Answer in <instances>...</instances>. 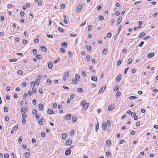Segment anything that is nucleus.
Returning a JSON list of instances; mask_svg holds the SVG:
<instances>
[{"label": "nucleus", "instance_id": "f257e3e1", "mask_svg": "<svg viewBox=\"0 0 158 158\" xmlns=\"http://www.w3.org/2000/svg\"><path fill=\"white\" fill-rule=\"evenodd\" d=\"M86 102L85 100L83 99L81 103V105L83 106V109L84 110L87 109L89 106V103H86Z\"/></svg>", "mask_w": 158, "mask_h": 158}, {"label": "nucleus", "instance_id": "f03ea898", "mask_svg": "<svg viewBox=\"0 0 158 158\" xmlns=\"http://www.w3.org/2000/svg\"><path fill=\"white\" fill-rule=\"evenodd\" d=\"M27 108L25 107H23L20 110V111L21 113L23 114H24L27 111Z\"/></svg>", "mask_w": 158, "mask_h": 158}, {"label": "nucleus", "instance_id": "7ed1b4c3", "mask_svg": "<svg viewBox=\"0 0 158 158\" xmlns=\"http://www.w3.org/2000/svg\"><path fill=\"white\" fill-rule=\"evenodd\" d=\"M71 152V149L68 148L66 149L65 152V155L66 156L70 155Z\"/></svg>", "mask_w": 158, "mask_h": 158}, {"label": "nucleus", "instance_id": "20e7f679", "mask_svg": "<svg viewBox=\"0 0 158 158\" xmlns=\"http://www.w3.org/2000/svg\"><path fill=\"white\" fill-rule=\"evenodd\" d=\"M106 87V85L105 86H103L102 87L99 89V93L100 94L105 89Z\"/></svg>", "mask_w": 158, "mask_h": 158}, {"label": "nucleus", "instance_id": "39448f33", "mask_svg": "<svg viewBox=\"0 0 158 158\" xmlns=\"http://www.w3.org/2000/svg\"><path fill=\"white\" fill-rule=\"evenodd\" d=\"M47 113L49 114H54L55 113V112L53 110H52L51 109H49L47 111Z\"/></svg>", "mask_w": 158, "mask_h": 158}, {"label": "nucleus", "instance_id": "423d86ee", "mask_svg": "<svg viewBox=\"0 0 158 158\" xmlns=\"http://www.w3.org/2000/svg\"><path fill=\"white\" fill-rule=\"evenodd\" d=\"M71 118V115L70 114H68L66 115L64 117V119L66 120H69Z\"/></svg>", "mask_w": 158, "mask_h": 158}, {"label": "nucleus", "instance_id": "0eeeda50", "mask_svg": "<svg viewBox=\"0 0 158 158\" xmlns=\"http://www.w3.org/2000/svg\"><path fill=\"white\" fill-rule=\"evenodd\" d=\"M114 106V105L112 104L110 106H109L108 107V110L109 111H111L113 110Z\"/></svg>", "mask_w": 158, "mask_h": 158}, {"label": "nucleus", "instance_id": "6e6552de", "mask_svg": "<svg viewBox=\"0 0 158 158\" xmlns=\"http://www.w3.org/2000/svg\"><path fill=\"white\" fill-rule=\"evenodd\" d=\"M122 77L121 75L120 74L117 76L116 77V80L117 82H118L121 79Z\"/></svg>", "mask_w": 158, "mask_h": 158}, {"label": "nucleus", "instance_id": "1a4fd4ad", "mask_svg": "<svg viewBox=\"0 0 158 158\" xmlns=\"http://www.w3.org/2000/svg\"><path fill=\"white\" fill-rule=\"evenodd\" d=\"M154 55V54L153 52H151L150 53H149L147 56V57L148 58H151Z\"/></svg>", "mask_w": 158, "mask_h": 158}, {"label": "nucleus", "instance_id": "9d476101", "mask_svg": "<svg viewBox=\"0 0 158 158\" xmlns=\"http://www.w3.org/2000/svg\"><path fill=\"white\" fill-rule=\"evenodd\" d=\"M72 143V140L70 139H68L66 142V144L67 145H70Z\"/></svg>", "mask_w": 158, "mask_h": 158}, {"label": "nucleus", "instance_id": "9b49d317", "mask_svg": "<svg viewBox=\"0 0 158 158\" xmlns=\"http://www.w3.org/2000/svg\"><path fill=\"white\" fill-rule=\"evenodd\" d=\"M83 6V5L82 4H80L77 6V10H81L82 9Z\"/></svg>", "mask_w": 158, "mask_h": 158}, {"label": "nucleus", "instance_id": "f8f14e48", "mask_svg": "<svg viewBox=\"0 0 158 158\" xmlns=\"http://www.w3.org/2000/svg\"><path fill=\"white\" fill-rule=\"evenodd\" d=\"M122 20V17L120 16L117 20V22L116 23V25H118L121 22Z\"/></svg>", "mask_w": 158, "mask_h": 158}, {"label": "nucleus", "instance_id": "ddd939ff", "mask_svg": "<svg viewBox=\"0 0 158 158\" xmlns=\"http://www.w3.org/2000/svg\"><path fill=\"white\" fill-rule=\"evenodd\" d=\"M106 145L107 146H110L111 144V142L109 140H107L106 142Z\"/></svg>", "mask_w": 158, "mask_h": 158}, {"label": "nucleus", "instance_id": "4468645a", "mask_svg": "<svg viewBox=\"0 0 158 158\" xmlns=\"http://www.w3.org/2000/svg\"><path fill=\"white\" fill-rule=\"evenodd\" d=\"M61 45L62 46H64V48H65L67 46V44L66 42H64L61 44Z\"/></svg>", "mask_w": 158, "mask_h": 158}, {"label": "nucleus", "instance_id": "2eb2a0df", "mask_svg": "<svg viewBox=\"0 0 158 158\" xmlns=\"http://www.w3.org/2000/svg\"><path fill=\"white\" fill-rule=\"evenodd\" d=\"M91 79L92 81H98L97 77L93 76L91 77Z\"/></svg>", "mask_w": 158, "mask_h": 158}, {"label": "nucleus", "instance_id": "dca6fc26", "mask_svg": "<svg viewBox=\"0 0 158 158\" xmlns=\"http://www.w3.org/2000/svg\"><path fill=\"white\" fill-rule=\"evenodd\" d=\"M53 66V64L51 62H50L48 63V66L49 69H51L52 68Z\"/></svg>", "mask_w": 158, "mask_h": 158}, {"label": "nucleus", "instance_id": "f3484780", "mask_svg": "<svg viewBox=\"0 0 158 158\" xmlns=\"http://www.w3.org/2000/svg\"><path fill=\"white\" fill-rule=\"evenodd\" d=\"M40 48L44 52H46L47 50L46 47L44 46H41Z\"/></svg>", "mask_w": 158, "mask_h": 158}, {"label": "nucleus", "instance_id": "a211bd4d", "mask_svg": "<svg viewBox=\"0 0 158 158\" xmlns=\"http://www.w3.org/2000/svg\"><path fill=\"white\" fill-rule=\"evenodd\" d=\"M77 120V118L75 116H73L72 118V121L73 122L75 123L76 122Z\"/></svg>", "mask_w": 158, "mask_h": 158}, {"label": "nucleus", "instance_id": "6ab92c4d", "mask_svg": "<svg viewBox=\"0 0 158 158\" xmlns=\"http://www.w3.org/2000/svg\"><path fill=\"white\" fill-rule=\"evenodd\" d=\"M145 35V33L144 32L141 33L139 35L138 37L140 38H142Z\"/></svg>", "mask_w": 158, "mask_h": 158}, {"label": "nucleus", "instance_id": "aec40b11", "mask_svg": "<svg viewBox=\"0 0 158 158\" xmlns=\"http://www.w3.org/2000/svg\"><path fill=\"white\" fill-rule=\"evenodd\" d=\"M38 107L39 109L41 110L43 108L44 105L42 104H40L38 105Z\"/></svg>", "mask_w": 158, "mask_h": 158}, {"label": "nucleus", "instance_id": "412c9836", "mask_svg": "<svg viewBox=\"0 0 158 158\" xmlns=\"http://www.w3.org/2000/svg\"><path fill=\"white\" fill-rule=\"evenodd\" d=\"M107 125L106 124H102V128L103 130L105 131L106 130L107 128Z\"/></svg>", "mask_w": 158, "mask_h": 158}, {"label": "nucleus", "instance_id": "4be33fe9", "mask_svg": "<svg viewBox=\"0 0 158 158\" xmlns=\"http://www.w3.org/2000/svg\"><path fill=\"white\" fill-rule=\"evenodd\" d=\"M75 78L76 80L77 81H79L80 80V77L79 75L78 74H76L75 75Z\"/></svg>", "mask_w": 158, "mask_h": 158}, {"label": "nucleus", "instance_id": "5701e85b", "mask_svg": "<svg viewBox=\"0 0 158 158\" xmlns=\"http://www.w3.org/2000/svg\"><path fill=\"white\" fill-rule=\"evenodd\" d=\"M77 92H79L80 93H82L83 91V90L81 88H77Z\"/></svg>", "mask_w": 158, "mask_h": 158}, {"label": "nucleus", "instance_id": "b1692460", "mask_svg": "<svg viewBox=\"0 0 158 158\" xmlns=\"http://www.w3.org/2000/svg\"><path fill=\"white\" fill-rule=\"evenodd\" d=\"M44 120L43 118H42L40 119L39 120L38 122L39 123L40 125H42L43 124V121Z\"/></svg>", "mask_w": 158, "mask_h": 158}, {"label": "nucleus", "instance_id": "393cba45", "mask_svg": "<svg viewBox=\"0 0 158 158\" xmlns=\"http://www.w3.org/2000/svg\"><path fill=\"white\" fill-rule=\"evenodd\" d=\"M86 48L89 51H91V46L89 45H87L86 46Z\"/></svg>", "mask_w": 158, "mask_h": 158}, {"label": "nucleus", "instance_id": "a878e982", "mask_svg": "<svg viewBox=\"0 0 158 158\" xmlns=\"http://www.w3.org/2000/svg\"><path fill=\"white\" fill-rule=\"evenodd\" d=\"M67 136V135L66 133H64L62 135V138L63 139H65L66 138Z\"/></svg>", "mask_w": 158, "mask_h": 158}, {"label": "nucleus", "instance_id": "bb28decb", "mask_svg": "<svg viewBox=\"0 0 158 158\" xmlns=\"http://www.w3.org/2000/svg\"><path fill=\"white\" fill-rule=\"evenodd\" d=\"M24 155H25V157H26V158L28 157L30 155V153L29 152H26L25 153Z\"/></svg>", "mask_w": 158, "mask_h": 158}, {"label": "nucleus", "instance_id": "cd10ccee", "mask_svg": "<svg viewBox=\"0 0 158 158\" xmlns=\"http://www.w3.org/2000/svg\"><path fill=\"white\" fill-rule=\"evenodd\" d=\"M99 124L98 122H97V123L95 127V131L96 132H97L98 130L99 129Z\"/></svg>", "mask_w": 158, "mask_h": 158}, {"label": "nucleus", "instance_id": "c85d7f7f", "mask_svg": "<svg viewBox=\"0 0 158 158\" xmlns=\"http://www.w3.org/2000/svg\"><path fill=\"white\" fill-rule=\"evenodd\" d=\"M58 29L59 31L61 32H63L64 31V29L61 28L60 27H58Z\"/></svg>", "mask_w": 158, "mask_h": 158}, {"label": "nucleus", "instance_id": "c756f323", "mask_svg": "<svg viewBox=\"0 0 158 158\" xmlns=\"http://www.w3.org/2000/svg\"><path fill=\"white\" fill-rule=\"evenodd\" d=\"M17 59L16 58H14L10 59L9 61L11 62H15L17 61Z\"/></svg>", "mask_w": 158, "mask_h": 158}, {"label": "nucleus", "instance_id": "7c9ffc66", "mask_svg": "<svg viewBox=\"0 0 158 158\" xmlns=\"http://www.w3.org/2000/svg\"><path fill=\"white\" fill-rule=\"evenodd\" d=\"M122 27V25H121L120 26H119V27H118V31H117V34L119 35V32H120V31L121 30V28Z\"/></svg>", "mask_w": 158, "mask_h": 158}, {"label": "nucleus", "instance_id": "2f4dec72", "mask_svg": "<svg viewBox=\"0 0 158 158\" xmlns=\"http://www.w3.org/2000/svg\"><path fill=\"white\" fill-rule=\"evenodd\" d=\"M72 81H73V83L74 84H76L77 83V80H76V79H75L74 78L73 79Z\"/></svg>", "mask_w": 158, "mask_h": 158}, {"label": "nucleus", "instance_id": "473e14b6", "mask_svg": "<svg viewBox=\"0 0 158 158\" xmlns=\"http://www.w3.org/2000/svg\"><path fill=\"white\" fill-rule=\"evenodd\" d=\"M119 88V86H118V85L116 86H115V87H114V91L116 90V91H117L118 90Z\"/></svg>", "mask_w": 158, "mask_h": 158}, {"label": "nucleus", "instance_id": "72a5a7b5", "mask_svg": "<svg viewBox=\"0 0 158 158\" xmlns=\"http://www.w3.org/2000/svg\"><path fill=\"white\" fill-rule=\"evenodd\" d=\"M69 75V71H68L65 72L64 74V76L66 77H67Z\"/></svg>", "mask_w": 158, "mask_h": 158}, {"label": "nucleus", "instance_id": "f704fd0d", "mask_svg": "<svg viewBox=\"0 0 158 158\" xmlns=\"http://www.w3.org/2000/svg\"><path fill=\"white\" fill-rule=\"evenodd\" d=\"M121 95V93L120 92H117L115 95V97L117 98L118 97H119Z\"/></svg>", "mask_w": 158, "mask_h": 158}, {"label": "nucleus", "instance_id": "c9c22d12", "mask_svg": "<svg viewBox=\"0 0 158 158\" xmlns=\"http://www.w3.org/2000/svg\"><path fill=\"white\" fill-rule=\"evenodd\" d=\"M108 52V50L106 49H105L103 50V53L104 54H106Z\"/></svg>", "mask_w": 158, "mask_h": 158}, {"label": "nucleus", "instance_id": "e433bc0d", "mask_svg": "<svg viewBox=\"0 0 158 158\" xmlns=\"http://www.w3.org/2000/svg\"><path fill=\"white\" fill-rule=\"evenodd\" d=\"M137 98V97L134 96H131L129 97V99L131 100L135 99Z\"/></svg>", "mask_w": 158, "mask_h": 158}, {"label": "nucleus", "instance_id": "4c0bfd02", "mask_svg": "<svg viewBox=\"0 0 158 158\" xmlns=\"http://www.w3.org/2000/svg\"><path fill=\"white\" fill-rule=\"evenodd\" d=\"M46 36L49 38H53V36L52 35L47 34Z\"/></svg>", "mask_w": 158, "mask_h": 158}, {"label": "nucleus", "instance_id": "58836bf2", "mask_svg": "<svg viewBox=\"0 0 158 158\" xmlns=\"http://www.w3.org/2000/svg\"><path fill=\"white\" fill-rule=\"evenodd\" d=\"M132 61V59H129L127 61V63L128 64H130L131 63Z\"/></svg>", "mask_w": 158, "mask_h": 158}, {"label": "nucleus", "instance_id": "ea45409f", "mask_svg": "<svg viewBox=\"0 0 158 158\" xmlns=\"http://www.w3.org/2000/svg\"><path fill=\"white\" fill-rule=\"evenodd\" d=\"M86 60L87 61H90V56L89 55H87L86 56Z\"/></svg>", "mask_w": 158, "mask_h": 158}, {"label": "nucleus", "instance_id": "a19ab883", "mask_svg": "<svg viewBox=\"0 0 158 158\" xmlns=\"http://www.w3.org/2000/svg\"><path fill=\"white\" fill-rule=\"evenodd\" d=\"M23 140V139L22 138V137L20 136L19 137L18 141L19 143H21L22 142V141Z\"/></svg>", "mask_w": 158, "mask_h": 158}, {"label": "nucleus", "instance_id": "79ce46f5", "mask_svg": "<svg viewBox=\"0 0 158 158\" xmlns=\"http://www.w3.org/2000/svg\"><path fill=\"white\" fill-rule=\"evenodd\" d=\"M8 108L7 107L5 106L4 108V111L5 112H7L8 111Z\"/></svg>", "mask_w": 158, "mask_h": 158}, {"label": "nucleus", "instance_id": "37998d69", "mask_svg": "<svg viewBox=\"0 0 158 158\" xmlns=\"http://www.w3.org/2000/svg\"><path fill=\"white\" fill-rule=\"evenodd\" d=\"M92 28V26L91 25H89L88 27V31H89L91 30Z\"/></svg>", "mask_w": 158, "mask_h": 158}, {"label": "nucleus", "instance_id": "c03bdc74", "mask_svg": "<svg viewBox=\"0 0 158 158\" xmlns=\"http://www.w3.org/2000/svg\"><path fill=\"white\" fill-rule=\"evenodd\" d=\"M144 44V42L143 41H141L139 44V46L140 47H141Z\"/></svg>", "mask_w": 158, "mask_h": 158}, {"label": "nucleus", "instance_id": "a18cd8bd", "mask_svg": "<svg viewBox=\"0 0 158 158\" xmlns=\"http://www.w3.org/2000/svg\"><path fill=\"white\" fill-rule=\"evenodd\" d=\"M9 155L7 153H5L4 155V157L5 158H9Z\"/></svg>", "mask_w": 158, "mask_h": 158}, {"label": "nucleus", "instance_id": "49530a36", "mask_svg": "<svg viewBox=\"0 0 158 158\" xmlns=\"http://www.w3.org/2000/svg\"><path fill=\"white\" fill-rule=\"evenodd\" d=\"M32 114H36L37 113V111L35 109H34L32 110Z\"/></svg>", "mask_w": 158, "mask_h": 158}, {"label": "nucleus", "instance_id": "de8ad7c7", "mask_svg": "<svg viewBox=\"0 0 158 158\" xmlns=\"http://www.w3.org/2000/svg\"><path fill=\"white\" fill-rule=\"evenodd\" d=\"M65 6V4H62L60 5V7L61 9H64Z\"/></svg>", "mask_w": 158, "mask_h": 158}, {"label": "nucleus", "instance_id": "09e8293b", "mask_svg": "<svg viewBox=\"0 0 158 158\" xmlns=\"http://www.w3.org/2000/svg\"><path fill=\"white\" fill-rule=\"evenodd\" d=\"M47 82L48 84H50L52 83V81L50 79H48L47 80Z\"/></svg>", "mask_w": 158, "mask_h": 158}, {"label": "nucleus", "instance_id": "8fccbe9b", "mask_svg": "<svg viewBox=\"0 0 158 158\" xmlns=\"http://www.w3.org/2000/svg\"><path fill=\"white\" fill-rule=\"evenodd\" d=\"M32 93H35L36 92V89L33 88L32 90Z\"/></svg>", "mask_w": 158, "mask_h": 158}, {"label": "nucleus", "instance_id": "3c124183", "mask_svg": "<svg viewBox=\"0 0 158 158\" xmlns=\"http://www.w3.org/2000/svg\"><path fill=\"white\" fill-rule=\"evenodd\" d=\"M106 125H107L108 126H109L110 125V120H107L106 122Z\"/></svg>", "mask_w": 158, "mask_h": 158}, {"label": "nucleus", "instance_id": "603ef678", "mask_svg": "<svg viewBox=\"0 0 158 158\" xmlns=\"http://www.w3.org/2000/svg\"><path fill=\"white\" fill-rule=\"evenodd\" d=\"M35 84L34 82L32 81L31 83V84H30L31 86V87L32 86L34 87L35 86Z\"/></svg>", "mask_w": 158, "mask_h": 158}, {"label": "nucleus", "instance_id": "864d4df0", "mask_svg": "<svg viewBox=\"0 0 158 158\" xmlns=\"http://www.w3.org/2000/svg\"><path fill=\"white\" fill-rule=\"evenodd\" d=\"M40 81L39 79H38V78H37L36 80H35V83H36V85H38L39 84Z\"/></svg>", "mask_w": 158, "mask_h": 158}, {"label": "nucleus", "instance_id": "5fc2aeb1", "mask_svg": "<svg viewBox=\"0 0 158 158\" xmlns=\"http://www.w3.org/2000/svg\"><path fill=\"white\" fill-rule=\"evenodd\" d=\"M36 58L39 59H41L42 58V56L40 55H39L36 56Z\"/></svg>", "mask_w": 158, "mask_h": 158}, {"label": "nucleus", "instance_id": "6e6d98bb", "mask_svg": "<svg viewBox=\"0 0 158 158\" xmlns=\"http://www.w3.org/2000/svg\"><path fill=\"white\" fill-rule=\"evenodd\" d=\"M57 107V104L56 103H54L52 106V108H56Z\"/></svg>", "mask_w": 158, "mask_h": 158}, {"label": "nucleus", "instance_id": "4d7b16f0", "mask_svg": "<svg viewBox=\"0 0 158 158\" xmlns=\"http://www.w3.org/2000/svg\"><path fill=\"white\" fill-rule=\"evenodd\" d=\"M27 117V115L26 114H23L22 115V118L23 119H25Z\"/></svg>", "mask_w": 158, "mask_h": 158}, {"label": "nucleus", "instance_id": "13d9d810", "mask_svg": "<svg viewBox=\"0 0 158 158\" xmlns=\"http://www.w3.org/2000/svg\"><path fill=\"white\" fill-rule=\"evenodd\" d=\"M17 73H18V74L19 75L22 74L23 73V71L21 70H18L17 71Z\"/></svg>", "mask_w": 158, "mask_h": 158}, {"label": "nucleus", "instance_id": "bf43d9fd", "mask_svg": "<svg viewBox=\"0 0 158 158\" xmlns=\"http://www.w3.org/2000/svg\"><path fill=\"white\" fill-rule=\"evenodd\" d=\"M41 135L42 137H44L45 136V133L44 132H42L41 133Z\"/></svg>", "mask_w": 158, "mask_h": 158}, {"label": "nucleus", "instance_id": "052dcab7", "mask_svg": "<svg viewBox=\"0 0 158 158\" xmlns=\"http://www.w3.org/2000/svg\"><path fill=\"white\" fill-rule=\"evenodd\" d=\"M98 19L99 20H102L104 19V17L102 16H99Z\"/></svg>", "mask_w": 158, "mask_h": 158}, {"label": "nucleus", "instance_id": "680f3d73", "mask_svg": "<svg viewBox=\"0 0 158 158\" xmlns=\"http://www.w3.org/2000/svg\"><path fill=\"white\" fill-rule=\"evenodd\" d=\"M106 155L107 156H111V153L109 152H107L106 153Z\"/></svg>", "mask_w": 158, "mask_h": 158}, {"label": "nucleus", "instance_id": "e2e57ef3", "mask_svg": "<svg viewBox=\"0 0 158 158\" xmlns=\"http://www.w3.org/2000/svg\"><path fill=\"white\" fill-rule=\"evenodd\" d=\"M39 40L37 38H35L34 40V42L36 43H37L39 42Z\"/></svg>", "mask_w": 158, "mask_h": 158}, {"label": "nucleus", "instance_id": "0e129e2a", "mask_svg": "<svg viewBox=\"0 0 158 158\" xmlns=\"http://www.w3.org/2000/svg\"><path fill=\"white\" fill-rule=\"evenodd\" d=\"M32 52L34 54H35L37 52V50L36 49H33L32 50Z\"/></svg>", "mask_w": 158, "mask_h": 158}, {"label": "nucleus", "instance_id": "69168bd1", "mask_svg": "<svg viewBox=\"0 0 158 158\" xmlns=\"http://www.w3.org/2000/svg\"><path fill=\"white\" fill-rule=\"evenodd\" d=\"M122 60H119L117 62V65H119L121 63Z\"/></svg>", "mask_w": 158, "mask_h": 158}, {"label": "nucleus", "instance_id": "338daca9", "mask_svg": "<svg viewBox=\"0 0 158 158\" xmlns=\"http://www.w3.org/2000/svg\"><path fill=\"white\" fill-rule=\"evenodd\" d=\"M81 73H82V75L83 76H84V77H86V74L85 73L84 71H82L81 72Z\"/></svg>", "mask_w": 158, "mask_h": 158}, {"label": "nucleus", "instance_id": "774afa93", "mask_svg": "<svg viewBox=\"0 0 158 158\" xmlns=\"http://www.w3.org/2000/svg\"><path fill=\"white\" fill-rule=\"evenodd\" d=\"M111 36V34L110 32H109L108 33H107V36L109 38Z\"/></svg>", "mask_w": 158, "mask_h": 158}]
</instances>
